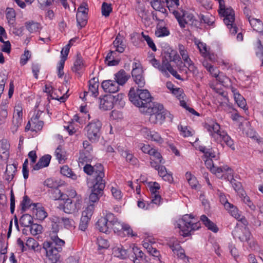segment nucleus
I'll return each mask as SVG.
<instances>
[{
	"label": "nucleus",
	"mask_w": 263,
	"mask_h": 263,
	"mask_svg": "<svg viewBox=\"0 0 263 263\" xmlns=\"http://www.w3.org/2000/svg\"><path fill=\"white\" fill-rule=\"evenodd\" d=\"M248 19L254 30L263 33V24L260 20L252 18L250 16L248 17Z\"/></svg>",
	"instance_id": "27"
},
{
	"label": "nucleus",
	"mask_w": 263,
	"mask_h": 263,
	"mask_svg": "<svg viewBox=\"0 0 263 263\" xmlns=\"http://www.w3.org/2000/svg\"><path fill=\"white\" fill-rule=\"evenodd\" d=\"M198 149L204 154L206 159H216V153L212 148H208L204 146L200 145L198 147Z\"/></svg>",
	"instance_id": "35"
},
{
	"label": "nucleus",
	"mask_w": 263,
	"mask_h": 263,
	"mask_svg": "<svg viewBox=\"0 0 263 263\" xmlns=\"http://www.w3.org/2000/svg\"><path fill=\"white\" fill-rule=\"evenodd\" d=\"M22 107L19 104L15 106L13 115L11 130L14 134L16 133L23 121Z\"/></svg>",
	"instance_id": "12"
},
{
	"label": "nucleus",
	"mask_w": 263,
	"mask_h": 263,
	"mask_svg": "<svg viewBox=\"0 0 263 263\" xmlns=\"http://www.w3.org/2000/svg\"><path fill=\"white\" fill-rule=\"evenodd\" d=\"M43 227L41 225L33 223L30 226V231L32 235H36L42 233Z\"/></svg>",
	"instance_id": "53"
},
{
	"label": "nucleus",
	"mask_w": 263,
	"mask_h": 263,
	"mask_svg": "<svg viewBox=\"0 0 263 263\" xmlns=\"http://www.w3.org/2000/svg\"><path fill=\"white\" fill-rule=\"evenodd\" d=\"M33 222L32 217L29 214H24L21 216L20 219L21 225L24 227H28Z\"/></svg>",
	"instance_id": "43"
},
{
	"label": "nucleus",
	"mask_w": 263,
	"mask_h": 263,
	"mask_svg": "<svg viewBox=\"0 0 263 263\" xmlns=\"http://www.w3.org/2000/svg\"><path fill=\"white\" fill-rule=\"evenodd\" d=\"M16 171V167L15 165H7L5 171L6 179L8 181H11L13 178Z\"/></svg>",
	"instance_id": "39"
},
{
	"label": "nucleus",
	"mask_w": 263,
	"mask_h": 263,
	"mask_svg": "<svg viewBox=\"0 0 263 263\" xmlns=\"http://www.w3.org/2000/svg\"><path fill=\"white\" fill-rule=\"evenodd\" d=\"M105 186V181L90 183L91 193L89 195V201L90 202L95 203L99 200L103 194Z\"/></svg>",
	"instance_id": "9"
},
{
	"label": "nucleus",
	"mask_w": 263,
	"mask_h": 263,
	"mask_svg": "<svg viewBox=\"0 0 263 263\" xmlns=\"http://www.w3.org/2000/svg\"><path fill=\"white\" fill-rule=\"evenodd\" d=\"M178 51L182 60L189 56L186 48L182 44L178 45Z\"/></svg>",
	"instance_id": "64"
},
{
	"label": "nucleus",
	"mask_w": 263,
	"mask_h": 263,
	"mask_svg": "<svg viewBox=\"0 0 263 263\" xmlns=\"http://www.w3.org/2000/svg\"><path fill=\"white\" fill-rule=\"evenodd\" d=\"M121 153V155L126 159L127 162L130 163L132 165H135L138 162L137 159L133 155L130 153L128 150L119 149Z\"/></svg>",
	"instance_id": "33"
},
{
	"label": "nucleus",
	"mask_w": 263,
	"mask_h": 263,
	"mask_svg": "<svg viewBox=\"0 0 263 263\" xmlns=\"http://www.w3.org/2000/svg\"><path fill=\"white\" fill-rule=\"evenodd\" d=\"M119 85L116 81L108 80L103 81L101 86L106 92L115 93L119 90Z\"/></svg>",
	"instance_id": "19"
},
{
	"label": "nucleus",
	"mask_w": 263,
	"mask_h": 263,
	"mask_svg": "<svg viewBox=\"0 0 263 263\" xmlns=\"http://www.w3.org/2000/svg\"><path fill=\"white\" fill-rule=\"evenodd\" d=\"M96 228L100 232L107 233L110 231V226L104 217L99 218L96 223Z\"/></svg>",
	"instance_id": "26"
},
{
	"label": "nucleus",
	"mask_w": 263,
	"mask_h": 263,
	"mask_svg": "<svg viewBox=\"0 0 263 263\" xmlns=\"http://www.w3.org/2000/svg\"><path fill=\"white\" fill-rule=\"evenodd\" d=\"M92 204H90L85 210L82 212L79 226V230L85 231L88 227V223L92 214Z\"/></svg>",
	"instance_id": "13"
},
{
	"label": "nucleus",
	"mask_w": 263,
	"mask_h": 263,
	"mask_svg": "<svg viewBox=\"0 0 263 263\" xmlns=\"http://www.w3.org/2000/svg\"><path fill=\"white\" fill-rule=\"evenodd\" d=\"M219 14L222 15L223 22L227 25L232 34H235L237 32V27L234 23V11L231 8H226L224 2H220L218 10Z\"/></svg>",
	"instance_id": "5"
},
{
	"label": "nucleus",
	"mask_w": 263,
	"mask_h": 263,
	"mask_svg": "<svg viewBox=\"0 0 263 263\" xmlns=\"http://www.w3.org/2000/svg\"><path fill=\"white\" fill-rule=\"evenodd\" d=\"M204 127L209 132L210 136L214 138L217 143L220 144L223 147L225 144L232 150L235 149L233 140L226 131L220 130V126L217 123H205Z\"/></svg>",
	"instance_id": "2"
},
{
	"label": "nucleus",
	"mask_w": 263,
	"mask_h": 263,
	"mask_svg": "<svg viewBox=\"0 0 263 263\" xmlns=\"http://www.w3.org/2000/svg\"><path fill=\"white\" fill-rule=\"evenodd\" d=\"M61 173L73 180H76L78 178V176L67 165H65L61 168Z\"/></svg>",
	"instance_id": "37"
},
{
	"label": "nucleus",
	"mask_w": 263,
	"mask_h": 263,
	"mask_svg": "<svg viewBox=\"0 0 263 263\" xmlns=\"http://www.w3.org/2000/svg\"><path fill=\"white\" fill-rule=\"evenodd\" d=\"M113 230L115 233L119 236L124 237L125 236L135 237L137 236L136 233H133L130 227L124 223H121L117 220L110 228V230Z\"/></svg>",
	"instance_id": "10"
},
{
	"label": "nucleus",
	"mask_w": 263,
	"mask_h": 263,
	"mask_svg": "<svg viewBox=\"0 0 263 263\" xmlns=\"http://www.w3.org/2000/svg\"><path fill=\"white\" fill-rule=\"evenodd\" d=\"M25 26L30 33L38 32L41 29V24L33 21H29L25 22Z\"/></svg>",
	"instance_id": "29"
},
{
	"label": "nucleus",
	"mask_w": 263,
	"mask_h": 263,
	"mask_svg": "<svg viewBox=\"0 0 263 263\" xmlns=\"http://www.w3.org/2000/svg\"><path fill=\"white\" fill-rule=\"evenodd\" d=\"M165 119V116L164 114L163 110H162L157 114L152 115L149 118V121L153 124H162L164 121Z\"/></svg>",
	"instance_id": "34"
},
{
	"label": "nucleus",
	"mask_w": 263,
	"mask_h": 263,
	"mask_svg": "<svg viewBox=\"0 0 263 263\" xmlns=\"http://www.w3.org/2000/svg\"><path fill=\"white\" fill-rule=\"evenodd\" d=\"M33 203L31 202V200L29 198L25 195L23 197V199L21 202V205L22 206V210L25 211L27 209L30 208H32Z\"/></svg>",
	"instance_id": "52"
},
{
	"label": "nucleus",
	"mask_w": 263,
	"mask_h": 263,
	"mask_svg": "<svg viewBox=\"0 0 263 263\" xmlns=\"http://www.w3.org/2000/svg\"><path fill=\"white\" fill-rule=\"evenodd\" d=\"M77 22L78 26L81 29L84 27L87 22V13H81L77 12L76 15Z\"/></svg>",
	"instance_id": "38"
},
{
	"label": "nucleus",
	"mask_w": 263,
	"mask_h": 263,
	"mask_svg": "<svg viewBox=\"0 0 263 263\" xmlns=\"http://www.w3.org/2000/svg\"><path fill=\"white\" fill-rule=\"evenodd\" d=\"M198 149L204 154L206 159H216V153L212 148H208L204 146L200 145L198 147Z\"/></svg>",
	"instance_id": "36"
},
{
	"label": "nucleus",
	"mask_w": 263,
	"mask_h": 263,
	"mask_svg": "<svg viewBox=\"0 0 263 263\" xmlns=\"http://www.w3.org/2000/svg\"><path fill=\"white\" fill-rule=\"evenodd\" d=\"M6 18L7 20H8V23L9 25L10 26L14 27L15 24V11L12 9H7L6 12Z\"/></svg>",
	"instance_id": "44"
},
{
	"label": "nucleus",
	"mask_w": 263,
	"mask_h": 263,
	"mask_svg": "<svg viewBox=\"0 0 263 263\" xmlns=\"http://www.w3.org/2000/svg\"><path fill=\"white\" fill-rule=\"evenodd\" d=\"M31 121L32 123L31 130L32 132H35L36 133L42 130L44 125L43 121L38 120L36 118H31Z\"/></svg>",
	"instance_id": "41"
},
{
	"label": "nucleus",
	"mask_w": 263,
	"mask_h": 263,
	"mask_svg": "<svg viewBox=\"0 0 263 263\" xmlns=\"http://www.w3.org/2000/svg\"><path fill=\"white\" fill-rule=\"evenodd\" d=\"M133 252L134 254V256H132L133 258H136L137 259H140L142 261H146V256L144 254V253L140 250V249L134 246L133 248L131 249V252Z\"/></svg>",
	"instance_id": "40"
},
{
	"label": "nucleus",
	"mask_w": 263,
	"mask_h": 263,
	"mask_svg": "<svg viewBox=\"0 0 263 263\" xmlns=\"http://www.w3.org/2000/svg\"><path fill=\"white\" fill-rule=\"evenodd\" d=\"M143 136L147 140L153 141L158 143H162L164 141L163 139L160 134L155 131L151 130L147 128H143L142 130Z\"/></svg>",
	"instance_id": "17"
},
{
	"label": "nucleus",
	"mask_w": 263,
	"mask_h": 263,
	"mask_svg": "<svg viewBox=\"0 0 263 263\" xmlns=\"http://www.w3.org/2000/svg\"><path fill=\"white\" fill-rule=\"evenodd\" d=\"M235 90L232 88V91L234 92V99L238 106L241 108H245L246 106V101L244 98L240 95L239 93L235 92Z\"/></svg>",
	"instance_id": "45"
},
{
	"label": "nucleus",
	"mask_w": 263,
	"mask_h": 263,
	"mask_svg": "<svg viewBox=\"0 0 263 263\" xmlns=\"http://www.w3.org/2000/svg\"><path fill=\"white\" fill-rule=\"evenodd\" d=\"M211 172L215 174L219 178H222L224 177V173H226L228 180L233 182V171L227 165L215 167L214 168H212Z\"/></svg>",
	"instance_id": "14"
},
{
	"label": "nucleus",
	"mask_w": 263,
	"mask_h": 263,
	"mask_svg": "<svg viewBox=\"0 0 263 263\" xmlns=\"http://www.w3.org/2000/svg\"><path fill=\"white\" fill-rule=\"evenodd\" d=\"M164 58L166 61H167L168 62H169V63L172 61H179L180 60V55L174 51H172L171 53H166L164 55Z\"/></svg>",
	"instance_id": "48"
},
{
	"label": "nucleus",
	"mask_w": 263,
	"mask_h": 263,
	"mask_svg": "<svg viewBox=\"0 0 263 263\" xmlns=\"http://www.w3.org/2000/svg\"><path fill=\"white\" fill-rule=\"evenodd\" d=\"M51 156L50 155H45L42 157L37 163L33 166L34 170H39L43 167H47L49 165Z\"/></svg>",
	"instance_id": "25"
},
{
	"label": "nucleus",
	"mask_w": 263,
	"mask_h": 263,
	"mask_svg": "<svg viewBox=\"0 0 263 263\" xmlns=\"http://www.w3.org/2000/svg\"><path fill=\"white\" fill-rule=\"evenodd\" d=\"M110 191L112 196L115 199L120 200L122 199L123 194L121 190L118 187L111 186Z\"/></svg>",
	"instance_id": "55"
},
{
	"label": "nucleus",
	"mask_w": 263,
	"mask_h": 263,
	"mask_svg": "<svg viewBox=\"0 0 263 263\" xmlns=\"http://www.w3.org/2000/svg\"><path fill=\"white\" fill-rule=\"evenodd\" d=\"M65 241L59 237H52V240L43 243V248L46 250L45 261L46 263H57L60 258V252Z\"/></svg>",
	"instance_id": "1"
},
{
	"label": "nucleus",
	"mask_w": 263,
	"mask_h": 263,
	"mask_svg": "<svg viewBox=\"0 0 263 263\" xmlns=\"http://www.w3.org/2000/svg\"><path fill=\"white\" fill-rule=\"evenodd\" d=\"M163 110V106L159 103L151 102V104L145 106L140 112L147 114L151 117L153 114L156 115Z\"/></svg>",
	"instance_id": "15"
},
{
	"label": "nucleus",
	"mask_w": 263,
	"mask_h": 263,
	"mask_svg": "<svg viewBox=\"0 0 263 263\" xmlns=\"http://www.w3.org/2000/svg\"><path fill=\"white\" fill-rule=\"evenodd\" d=\"M51 226V232L50 234V240H52V237H58L57 233L60 230V217L57 216H52L50 218Z\"/></svg>",
	"instance_id": "22"
},
{
	"label": "nucleus",
	"mask_w": 263,
	"mask_h": 263,
	"mask_svg": "<svg viewBox=\"0 0 263 263\" xmlns=\"http://www.w3.org/2000/svg\"><path fill=\"white\" fill-rule=\"evenodd\" d=\"M151 6L154 9L159 11L162 13L166 11V9L164 7V4L162 3L160 0H152L151 2Z\"/></svg>",
	"instance_id": "46"
},
{
	"label": "nucleus",
	"mask_w": 263,
	"mask_h": 263,
	"mask_svg": "<svg viewBox=\"0 0 263 263\" xmlns=\"http://www.w3.org/2000/svg\"><path fill=\"white\" fill-rule=\"evenodd\" d=\"M150 63L155 68L159 69L164 77L166 78L170 77L168 71L176 79L178 80L182 79L180 76L178 74L177 71L173 68L171 64L165 60L164 57L163 58L161 64L155 58L152 59L150 61Z\"/></svg>",
	"instance_id": "6"
},
{
	"label": "nucleus",
	"mask_w": 263,
	"mask_h": 263,
	"mask_svg": "<svg viewBox=\"0 0 263 263\" xmlns=\"http://www.w3.org/2000/svg\"><path fill=\"white\" fill-rule=\"evenodd\" d=\"M83 171L88 175H93V179L90 183L105 181L103 179L105 176L104 167L101 163H97L94 166L87 164L84 166Z\"/></svg>",
	"instance_id": "7"
},
{
	"label": "nucleus",
	"mask_w": 263,
	"mask_h": 263,
	"mask_svg": "<svg viewBox=\"0 0 263 263\" xmlns=\"http://www.w3.org/2000/svg\"><path fill=\"white\" fill-rule=\"evenodd\" d=\"M133 79L138 87L142 88L145 86V81L143 74L135 77Z\"/></svg>",
	"instance_id": "62"
},
{
	"label": "nucleus",
	"mask_w": 263,
	"mask_h": 263,
	"mask_svg": "<svg viewBox=\"0 0 263 263\" xmlns=\"http://www.w3.org/2000/svg\"><path fill=\"white\" fill-rule=\"evenodd\" d=\"M85 67L83 59L80 53H77V57L71 67L73 72L80 74Z\"/></svg>",
	"instance_id": "24"
},
{
	"label": "nucleus",
	"mask_w": 263,
	"mask_h": 263,
	"mask_svg": "<svg viewBox=\"0 0 263 263\" xmlns=\"http://www.w3.org/2000/svg\"><path fill=\"white\" fill-rule=\"evenodd\" d=\"M234 238H238L241 242L249 243L251 237V234L248 230L245 228L243 230L235 229L232 232Z\"/></svg>",
	"instance_id": "16"
},
{
	"label": "nucleus",
	"mask_w": 263,
	"mask_h": 263,
	"mask_svg": "<svg viewBox=\"0 0 263 263\" xmlns=\"http://www.w3.org/2000/svg\"><path fill=\"white\" fill-rule=\"evenodd\" d=\"M185 178L192 188L198 189L199 185L195 176H193L191 173L187 172L185 174Z\"/></svg>",
	"instance_id": "42"
},
{
	"label": "nucleus",
	"mask_w": 263,
	"mask_h": 263,
	"mask_svg": "<svg viewBox=\"0 0 263 263\" xmlns=\"http://www.w3.org/2000/svg\"><path fill=\"white\" fill-rule=\"evenodd\" d=\"M60 222L62 223L65 228L67 229H70L73 228L74 226V221L73 219L67 218V217H60Z\"/></svg>",
	"instance_id": "49"
},
{
	"label": "nucleus",
	"mask_w": 263,
	"mask_h": 263,
	"mask_svg": "<svg viewBox=\"0 0 263 263\" xmlns=\"http://www.w3.org/2000/svg\"><path fill=\"white\" fill-rule=\"evenodd\" d=\"M158 171V174L160 176L162 177L164 180L167 181L168 182H172L173 181L172 174L167 173L165 167L163 165H160L156 170Z\"/></svg>",
	"instance_id": "30"
},
{
	"label": "nucleus",
	"mask_w": 263,
	"mask_h": 263,
	"mask_svg": "<svg viewBox=\"0 0 263 263\" xmlns=\"http://www.w3.org/2000/svg\"><path fill=\"white\" fill-rule=\"evenodd\" d=\"M131 252V249H125L123 246H120L114 247L112 250V254L115 257L121 259H125L129 257Z\"/></svg>",
	"instance_id": "20"
},
{
	"label": "nucleus",
	"mask_w": 263,
	"mask_h": 263,
	"mask_svg": "<svg viewBox=\"0 0 263 263\" xmlns=\"http://www.w3.org/2000/svg\"><path fill=\"white\" fill-rule=\"evenodd\" d=\"M102 14L103 16L107 17L112 11L111 4H108L105 2L103 3L101 8Z\"/></svg>",
	"instance_id": "54"
},
{
	"label": "nucleus",
	"mask_w": 263,
	"mask_h": 263,
	"mask_svg": "<svg viewBox=\"0 0 263 263\" xmlns=\"http://www.w3.org/2000/svg\"><path fill=\"white\" fill-rule=\"evenodd\" d=\"M52 197L54 200H65L66 195L61 192L58 187H55L52 190Z\"/></svg>",
	"instance_id": "50"
},
{
	"label": "nucleus",
	"mask_w": 263,
	"mask_h": 263,
	"mask_svg": "<svg viewBox=\"0 0 263 263\" xmlns=\"http://www.w3.org/2000/svg\"><path fill=\"white\" fill-rule=\"evenodd\" d=\"M81 200L78 197L66 199L63 205V211L67 214H74L79 211L81 207Z\"/></svg>",
	"instance_id": "11"
},
{
	"label": "nucleus",
	"mask_w": 263,
	"mask_h": 263,
	"mask_svg": "<svg viewBox=\"0 0 263 263\" xmlns=\"http://www.w3.org/2000/svg\"><path fill=\"white\" fill-rule=\"evenodd\" d=\"M142 36L144 40L146 42L148 46L154 51L157 50L156 46L154 44L152 39L148 35L145 34L143 32L142 33Z\"/></svg>",
	"instance_id": "58"
},
{
	"label": "nucleus",
	"mask_w": 263,
	"mask_h": 263,
	"mask_svg": "<svg viewBox=\"0 0 263 263\" xmlns=\"http://www.w3.org/2000/svg\"><path fill=\"white\" fill-rule=\"evenodd\" d=\"M32 208L35 218L40 220H43L47 216V213L44 208L40 203H33Z\"/></svg>",
	"instance_id": "21"
},
{
	"label": "nucleus",
	"mask_w": 263,
	"mask_h": 263,
	"mask_svg": "<svg viewBox=\"0 0 263 263\" xmlns=\"http://www.w3.org/2000/svg\"><path fill=\"white\" fill-rule=\"evenodd\" d=\"M106 221L108 223V224L110 227L117 221L118 219L115 216V215L110 212L106 213L105 217Z\"/></svg>",
	"instance_id": "60"
},
{
	"label": "nucleus",
	"mask_w": 263,
	"mask_h": 263,
	"mask_svg": "<svg viewBox=\"0 0 263 263\" xmlns=\"http://www.w3.org/2000/svg\"><path fill=\"white\" fill-rule=\"evenodd\" d=\"M193 219L192 215L186 214L176 221L175 227L180 229V234L183 236L186 237L191 235V231L197 230L200 227V223L193 222Z\"/></svg>",
	"instance_id": "4"
},
{
	"label": "nucleus",
	"mask_w": 263,
	"mask_h": 263,
	"mask_svg": "<svg viewBox=\"0 0 263 263\" xmlns=\"http://www.w3.org/2000/svg\"><path fill=\"white\" fill-rule=\"evenodd\" d=\"M115 97L108 95L105 96L103 98H100L99 107L103 110L111 109L114 107V102Z\"/></svg>",
	"instance_id": "18"
},
{
	"label": "nucleus",
	"mask_w": 263,
	"mask_h": 263,
	"mask_svg": "<svg viewBox=\"0 0 263 263\" xmlns=\"http://www.w3.org/2000/svg\"><path fill=\"white\" fill-rule=\"evenodd\" d=\"M73 42H74V40L71 39L69 41V43L63 48V49H62V50L61 51V60H63V61L65 62V61L67 59V56L68 55L69 52L70 47L71 46L72 43Z\"/></svg>",
	"instance_id": "47"
},
{
	"label": "nucleus",
	"mask_w": 263,
	"mask_h": 263,
	"mask_svg": "<svg viewBox=\"0 0 263 263\" xmlns=\"http://www.w3.org/2000/svg\"><path fill=\"white\" fill-rule=\"evenodd\" d=\"M89 92L91 93L92 96L97 97L99 95L98 79L93 78L89 81Z\"/></svg>",
	"instance_id": "31"
},
{
	"label": "nucleus",
	"mask_w": 263,
	"mask_h": 263,
	"mask_svg": "<svg viewBox=\"0 0 263 263\" xmlns=\"http://www.w3.org/2000/svg\"><path fill=\"white\" fill-rule=\"evenodd\" d=\"M194 21H196V20L192 14L185 13L182 22H179V26L181 28H184L186 24L193 25Z\"/></svg>",
	"instance_id": "32"
},
{
	"label": "nucleus",
	"mask_w": 263,
	"mask_h": 263,
	"mask_svg": "<svg viewBox=\"0 0 263 263\" xmlns=\"http://www.w3.org/2000/svg\"><path fill=\"white\" fill-rule=\"evenodd\" d=\"M215 78L217 81L223 86L228 84V82H230L229 78L222 72H219V74H218L217 77Z\"/></svg>",
	"instance_id": "56"
},
{
	"label": "nucleus",
	"mask_w": 263,
	"mask_h": 263,
	"mask_svg": "<svg viewBox=\"0 0 263 263\" xmlns=\"http://www.w3.org/2000/svg\"><path fill=\"white\" fill-rule=\"evenodd\" d=\"M200 220L204 226L210 231L217 233L218 231V228L213 222L206 216L202 215L200 217Z\"/></svg>",
	"instance_id": "28"
},
{
	"label": "nucleus",
	"mask_w": 263,
	"mask_h": 263,
	"mask_svg": "<svg viewBox=\"0 0 263 263\" xmlns=\"http://www.w3.org/2000/svg\"><path fill=\"white\" fill-rule=\"evenodd\" d=\"M139 147L144 153L147 154L149 155L151 154L152 150L154 148L152 147L149 144H145L143 143L139 144Z\"/></svg>",
	"instance_id": "63"
},
{
	"label": "nucleus",
	"mask_w": 263,
	"mask_h": 263,
	"mask_svg": "<svg viewBox=\"0 0 263 263\" xmlns=\"http://www.w3.org/2000/svg\"><path fill=\"white\" fill-rule=\"evenodd\" d=\"M114 76L116 82L121 86H123L130 78L129 74H127L123 69L120 70Z\"/></svg>",
	"instance_id": "23"
},
{
	"label": "nucleus",
	"mask_w": 263,
	"mask_h": 263,
	"mask_svg": "<svg viewBox=\"0 0 263 263\" xmlns=\"http://www.w3.org/2000/svg\"><path fill=\"white\" fill-rule=\"evenodd\" d=\"M55 155L59 163H63L65 160L64 152L62 150L61 146H59L55 151Z\"/></svg>",
	"instance_id": "51"
},
{
	"label": "nucleus",
	"mask_w": 263,
	"mask_h": 263,
	"mask_svg": "<svg viewBox=\"0 0 263 263\" xmlns=\"http://www.w3.org/2000/svg\"><path fill=\"white\" fill-rule=\"evenodd\" d=\"M178 129L181 132V135L183 137H189L193 135V132L187 126L179 125L178 126Z\"/></svg>",
	"instance_id": "59"
},
{
	"label": "nucleus",
	"mask_w": 263,
	"mask_h": 263,
	"mask_svg": "<svg viewBox=\"0 0 263 263\" xmlns=\"http://www.w3.org/2000/svg\"><path fill=\"white\" fill-rule=\"evenodd\" d=\"M155 34L158 37H163L168 35L170 31L166 27H164L159 28Z\"/></svg>",
	"instance_id": "61"
},
{
	"label": "nucleus",
	"mask_w": 263,
	"mask_h": 263,
	"mask_svg": "<svg viewBox=\"0 0 263 263\" xmlns=\"http://www.w3.org/2000/svg\"><path fill=\"white\" fill-rule=\"evenodd\" d=\"M101 122L98 120H93L86 127L87 137L91 142H97L101 136Z\"/></svg>",
	"instance_id": "8"
},
{
	"label": "nucleus",
	"mask_w": 263,
	"mask_h": 263,
	"mask_svg": "<svg viewBox=\"0 0 263 263\" xmlns=\"http://www.w3.org/2000/svg\"><path fill=\"white\" fill-rule=\"evenodd\" d=\"M226 210H228L231 215L236 219L240 217V215H241V212L232 204L229 209Z\"/></svg>",
	"instance_id": "57"
},
{
	"label": "nucleus",
	"mask_w": 263,
	"mask_h": 263,
	"mask_svg": "<svg viewBox=\"0 0 263 263\" xmlns=\"http://www.w3.org/2000/svg\"><path fill=\"white\" fill-rule=\"evenodd\" d=\"M128 97L130 101L139 108L140 111L145 106L151 104L153 99L148 90L135 88L133 87L129 90Z\"/></svg>",
	"instance_id": "3"
}]
</instances>
